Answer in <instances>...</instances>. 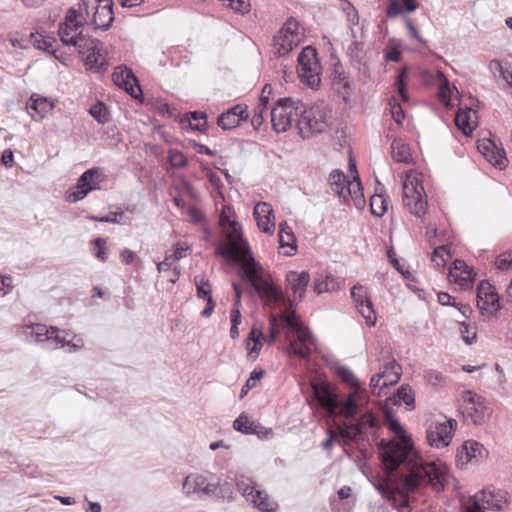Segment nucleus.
Listing matches in <instances>:
<instances>
[{
	"label": "nucleus",
	"instance_id": "13d9d810",
	"mask_svg": "<svg viewBox=\"0 0 512 512\" xmlns=\"http://www.w3.org/2000/svg\"><path fill=\"white\" fill-rule=\"evenodd\" d=\"M347 54L353 61L360 62L363 57L362 43L354 40L347 49Z\"/></svg>",
	"mask_w": 512,
	"mask_h": 512
},
{
	"label": "nucleus",
	"instance_id": "393cba45",
	"mask_svg": "<svg viewBox=\"0 0 512 512\" xmlns=\"http://www.w3.org/2000/svg\"><path fill=\"white\" fill-rule=\"evenodd\" d=\"M257 226L266 234H272L275 229L274 211L270 204L266 202L257 203L253 211Z\"/></svg>",
	"mask_w": 512,
	"mask_h": 512
},
{
	"label": "nucleus",
	"instance_id": "20e7f679",
	"mask_svg": "<svg viewBox=\"0 0 512 512\" xmlns=\"http://www.w3.org/2000/svg\"><path fill=\"white\" fill-rule=\"evenodd\" d=\"M30 329V335L35 337L37 343H41L46 349L54 350L67 347L68 352H76L83 348V339L72 334L68 330H61L57 327H47L44 324L36 323L26 326Z\"/></svg>",
	"mask_w": 512,
	"mask_h": 512
},
{
	"label": "nucleus",
	"instance_id": "58836bf2",
	"mask_svg": "<svg viewBox=\"0 0 512 512\" xmlns=\"http://www.w3.org/2000/svg\"><path fill=\"white\" fill-rule=\"evenodd\" d=\"M349 181L346 180V176L339 170H334L329 176V184L331 189L345 202H347L346 186Z\"/></svg>",
	"mask_w": 512,
	"mask_h": 512
},
{
	"label": "nucleus",
	"instance_id": "72a5a7b5",
	"mask_svg": "<svg viewBox=\"0 0 512 512\" xmlns=\"http://www.w3.org/2000/svg\"><path fill=\"white\" fill-rule=\"evenodd\" d=\"M405 404L407 409L411 410L415 406V394L412 388L407 385H401L395 393L387 398V404L401 405Z\"/></svg>",
	"mask_w": 512,
	"mask_h": 512
},
{
	"label": "nucleus",
	"instance_id": "6ab92c4d",
	"mask_svg": "<svg viewBox=\"0 0 512 512\" xmlns=\"http://www.w3.org/2000/svg\"><path fill=\"white\" fill-rule=\"evenodd\" d=\"M233 428L246 435H257L261 440H269L274 436L271 428H266L260 423L250 420L245 413H241L234 420Z\"/></svg>",
	"mask_w": 512,
	"mask_h": 512
},
{
	"label": "nucleus",
	"instance_id": "4d7b16f0",
	"mask_svg": "<svg viewBox=\"0 0 512 512\" xmlns=\"http://www.w3.org/2000/svg\"><path fill=\"white\" fill-rule=\"evenodd\" d=\"M354 428L352 422L344 423L343 426L339 427L338 435L346 441H360L357 435L353 434Z\"/></svg>",
	"mask_w": 512,
	"mask_h": 512
},
{
	"label": "nucleus",
	"instance_id": "6e6552de",
	"mask_svg": "<svg viewBox=\"0 0 512 512\" xmlns=\"http://www.w3.org/2000/svg\"><path fill=\"white\" fill-rule=\"evenodd\" d=\"M507 495L502 489L489 487L463 502L462 509L464 512H485L486 509L501 511L508 504Z\"/></svg>",
	"mask_w": 512,
	"mask_h": 512
},
{
	"label": "nucleus",
	"instance_id": "e433bc0d",
	"mask_svg": "<svg viewBox=\"0 0 512 512\" xmlns=\"http://www.w3.org/2000/svg\"><path fill=\"white\" fill-rule=\"evenodd\" d=\"M378 422L376 417L372 412H367L362 415L356 423H352L354 428V435H357L360 440H364V435L366 434L367 428L377 427Z\"/></svg>",
	"mask_w": 512,
	"mask_h": 512
},
{
	"label": "nucleus",
	"instance_id": "c9c22d12",
	"mask_svg": "<svg viewBox=\"0 0 512 512\" xmlns=\"http://www.w3.org/2000/svg\"><path fill=\"white\" fill-rule=\"evenodd\" d=\"M346 195L352 199L356 208L361 209L365 206L363 188L358 175L354 176L353 181H349L347 183Z\"/></svg>",
	"mask_w": 512,
	"mask_h": 512
},
{
	"label": "nucleus",
	"instance_id": "2eb2a0df",
	"mask_svg": "<svg viewBox=\"0 0 512 512\" xmlns=\"http://www.w3.org/2000/svg\"><path fill=\"white\" fill-rule=\"evenodd\" d=\"M491 412L486 400L482 396L472 391L467 392L463 410L467 420H470L475 425H482L489 420Z\"/></svg>",
	"mask_w": 512,
	"mask_h": 512
},
{
	"label": "nucleus",
	"instance_id": "a19ab883",
	"mask_svg": "<svg viewBox=\"0 0 512 512\" xmlns=\"http://www.w3.org/2000/svg\"><path fill=\"white\" fill-rule=\"evenodd\" d=\"M392 158L400 163H409L412 159L409 147L400 140H394L391 144Z\"/></svg>",
	"mask_w": 512,
	"mask_h": 512
},
{
	"label": "nucleus",
	"instance_id": "09e8293b",
	"mask_svg": "<svg viewBox=\"0 0 512 512\" xmlns=\"http://www.w3.org/2000/svg\"><path fill=\"white\" fill-rule=\"evenodd\" d=\"M338 375L341 378V380L347 384H349L354 390H356V393H360V383L354 373L347 367H340L338 369Z\"/></svg>",
	"mask_w": 512,
	"mask_h": 512
},
{
	"label": "nucleus",
	"instance_id": "49530a36",
	"mask_svg": "<svg viewBox=\"0 0 512 512\" xmlns=\"http://www.w3.org/2000/svg\"><path fill=\"white\" fill-rule=\"evenodd\" d=\"M194 281L197 289L198 298L208 300L209 297H212L210 283L207 279H205L204 276H196Z\"/></svg>",
	"mask_w": 512,
	"mask_h": 512
},
{
	"label": "nucleus",
	"instance_id": "a18cd8bd",
	"mask_svg": "<svg viewBox=\"0 0 512 512\" xmlns=\"http://www.w3.org/2000/svg\"><path fill=\"white\" fill-rule=\"evenodd\" d=\"M370 209L373 215L381 217L387 211V201L382 195H373L370 198Z\"/></svg>",
	"mask_w": 512,
	"mask_h": 512
},
{
	"label": "nucleus",
	"instance_id": "774afa93",
	"mask_svg": "<svg viewBox=\"0 0 512 512\" xmlns=\"http://www.w3.org/2000/svg\"><path fill=\"white\" fill-rule=\"evenodd\" d=\"M190 116H191V119L193 121L199 122L200 120H203L202 124H200V123H196V124L190 123L192 128L201 131L202 127H204L206 125V114L204 112H201V111H193V112H190Z\"/></svg>",
	"mask_w": 512,
	"mask_h": 512
},
{
	"label": "nucleus",
	"instance_id": "f3484780",
	"mask_svg": "<svg viewBox=\"0 0 512 512\" xmlns=\"http://www.w3.org/2000/svg\"><path fill=\"white\" fill-rule=\"evenodd\" d=\"M477 307L487 317L500 309L499 295L488 281H481L477 287Z\"/></svg>",
	"mask_w": 512,
	"mask_h": 512
},
{
	"label": "nucleus",
	"instance_id": "7ed1b4c3",
	"mask_svg": "<svg viewBox=\"0 0 512 512\" xmlns=\"http://www.w3.org/2000/svg\"><path fill=\"white\" fill-rule=\"evenodd\" d=\"M271 332L268 342L273 344L277 337L278 330L285 331L289 341L288 352L291 355L302 359H308L311 352L316 349V340L309 331L298 320L295 313H282L271 319Z\"/></svg>",
	"mask_w": 512,
	"mask_h": 512
},
{
	"label": "nucleus",
	"instance_id": "3c124183",
	"mask_svg": "<svg viewBox=\"0 0 512 512\" xmlns=\"http://www.w3.org/2000/svg\"><path fill=\"white\" fill-rule=\"evenodd\" d=\"M225 7L242 15L250 12L251 4L249 0H221Z\"/></svg>",
	"mask_w": 512,
	"mask_h": 512
},
{
	"label": "nucleus",
	"instance_id": "0eeeda50",
	"mask_svg": "<svg viewBox=\"0 0 512 512\" xmlns=\"http://www.w3.org/2000/svg\"><path fill=\"white\" fill-rule=\"evenodd\" d=\"M404 207L415 217H423L428 208L427 195L416 174H407L402 187Z\"/></svg>",
	"mask_w": 512,
	"mask_h": 512
},
{
	"label": "nucleus",
	"instance_id": "603ef678",
	"mask_svg": "<svg viewBox=\"0 0 512 512\" xmlns=\"http://www.w3.org/2000/svg\"><path fill=\"white\" fill-rule=\"evenodd\" d=\"M265 372L263 370L260 371H252L250 377L247 379L245 384L241 388L240 398H243L251 389L257 386L258 382L262 379Z\"/></svg>",
	"mask_w": 512,
	"mask_h": 512
},
{
	"label": "nucleus",
	"instance_id": "de8ad7c7",
	"mask_svg": "<svg viewBox=\"0 0 512 512\" xmlns=\"http://www.w3.org/2000/svg\"><path fill=\"white\" fill-rule=\"evenodd\" d=\"M91 116L99 123L104 124L109 121L108 109L102 102H97L89 109Z\"/></svg>",
	"mask_w": 512,
	"mask_h": 512
},
{
	"label": "nucleus",
	"instance_id": "bf43d9fd",
	"mask_svg": "<svg viewBox=\"0 0 512 512\" xmlns=\"http://www.w3.org/2000/svg\"><path fill=\"white\" fill-rule=\"evenodd\" d=\"M494 372L497 382V386H495L494 389L500 393H506V376L499 364H495Z\"/></svg>",
	"mask_w": 512,
	"mask_h": 512
},
{
	"label": "nucleus",
	"instance_id": "c85d7f7f",
	"mask_svg": "<svg viewBox=\"0 0 512 512\" xmlns=\"http://www.w3.org/2000/svg\"><path fill=\"white\" fill-rule=\"evenodd\" d=\"M207 486L215 488V492L212 495H209V499L221 498L232 500L234 498L235 487H237L238 491L243 492V488L247 485L246 482H209L207 483Z\"/></svg>",
	"mask_w": 512,
	"mask_h": 512
},
{
	"label": "nucleus",
	"instance_id": "052dcab7",
	"mask_svg": "<svg viewBox=\"0 0 512 512\" xmlns=\"http://www.w3.org/2000/svg\"><path fill=\"white\" fill-rule=\"evenodd\" d=\"M230 212L231 209L229 207L224 206L220 213L219 224L223 229H226L230 226L237 224L235 220H231Z\"/></svg>",
	"mask_w": 512,
	"mask_h": 512
},
{
	"label": "nucleus",
	"instance_id": "c03bdc74",
	"mask_svg": "<svg viewBox=\"0 0 512 512\" xmlns=\"http://www.w3.org/2000/svg\"><path fill=\"white\" fill-rule=\"evenodd\" d=\"M450 254L446 245L436 247L433 251L431 261L435 267L441 269L445 267L446 261L450 258Z\"/></svg>",
	"mask_w": 512,
	"mask_h": 512
},
{
	"label": "nucleus",
	"instance_id": "f704fd0d",
	"mask_svg": "<svg viewBox=\"0 0 512 512\" xmlns=\"http://www.w3.org/2000/svg\"><path fill=\"white\" fill-rule=\"evenodd\" d=\"M314 395L319 404L329 413L333 414L339 406L337 396L326 387L314 386Z\"/></svg>",
	"mask_w": 512,
	"mask_h": 512
},
{
	"label": "nucleus",
	"instance_id": "2f4dec72",
	"mask_svg": "<svg viewBox=\"0 0 512 512\" xmlns=\"http://www.w3.org/2000/svg\"><path fill=\"white\" fill-rule=\"evenodd\" d=\"M478 148L491 164L499 169L506 167L507 158L505 156V151L497 148L492 141L488 140L487 142H483L478 146Z\"/></svg>",
	"mask_w": 512,
	"mask_h": 512
},
{
	"label": "nucleus",
	"instance_id": "1a4fd4ad",
	"mask_svg": "<svg viewBox=\"0 0 512 512\" xmlns=\"http://www.w3.org/2000/svg\"><path fill=\"white\" fill-rule=\"evenodd\" d=\"M303 104L293 98H280L271 108L270 117L273 129L277 133L286 132L300 114Z\"/></svg>",
	"mask_w": 512,
	"mask_h": 512
},
{
	"label": "nucleus",
	"instance_id": "f8f14e48",
	"mask_svg": "<svg viewBox=\"0 0 512 512\" xmlns=\"http://www.w3.org/2000/svg\"><path fill=\"white\" fill-rule=\"evenodd\" d=\"M299 23L289 18L273 38L275 53L282 57L289 54L302 40Z\"/></svg>",
	"mask_w": 512,
	"mask_h": 512
},
{
	"label": "nucleus",
	"instance_id": "a211bd4d",
	"mask_svg": "<svg viewBox=\"0 0 512 512\" xmlns=\"http://www.w3.org/2000/svg\"><path fill=\"white\" fill-rule=\"evenodd\" d=\"M351 297L356 309L365 319L368 326H374L377 321L376 312L368 292L361 284H356L351 289Z\"/></svg>",
	"mask_w": 512,
	"mask_h": 512
},
{
	"label": "nucleus",
	"instance_id": "7c9ffc66",
	"mask_svg": "<svg viewBox=\"0 0 512 512\" xmlns=\"http://www.w3.org/2000/svg\"><path fill=\"white\" fill-rule=\"evenodd\" d=\"M208 482H182L183 493L191 500H206L215 492Z\"/></svg>",
	"mask_w": 512,
	"mask_h": 512
},
{
	"label": "nucleus",
	"instance_id": "423d86ee",
	"mask_svg": "<svg viewBox=\"0 0 512 512\" xmlns=\"http://www.w3.org/2000/svg\"><path fill=\"white\" fill-rule=\"evenodd\" d=\"M79 10L85 23L94 29L108 30L114 21L112 0H82Z\"/></svg>",
	"mask_w": 512,
	"mask_h": 512
},
{
	"label": "nucleus",
	"instance_id": "39448f33",
	"mask_svg": "<svg viewBox=\"0 0 512 512\" xmlns=\"http://www.w3.org/2000/svg\"><path fill=\"white\" fill-rule=\"evenodd\" d=\"M332 123V109L325 102H316L309 108L300 109L296 126L302 138H310L325 132Z\"/></svg>",
	"mask_w": 512,
	"mask_h": 512
},
{
	"label": "nucleus",
	"instance_id": "a878e982",
	"mask_svg": "<svg viewBox=\"0 0 512 512\" xmlns=\"http://www.w3.org/2000/svg\"><path fill=\"white\" fill-rule=\"evenodd\" d=\"M53 108L54 104L50 99L37 94H33L26 105L28 113L36 121L42 120Z\"/></svg>",
	"mask_w": 512,
	"mask_h": 512
},
{
	"label": "nucleus",
	"instance_id": "864d4df0",
	"mask_svg": "<svg viewBox=\"0 0 512 512\" xmlns=\"http://www.w3.org/2000/svg\"><path fill=\"white\" fill-rule=\"evenodd\" d=\"M406 79H407V69L404 68L398 74L396 83H395L396 87H397V91L404 102L408 101V94H407V89H406Z\"/></svg>",
	"mask_w": 512,
	"mask_h": 512
},
{
	"label": "nucleus",
	"instance_id": "aec40b11",
	"mask_svg": "<svg viewBox=\"0 0 512 512\" xmlns=\"http://www.w3.org/2000/svg\"><path fill=\"white\" fill-rule=\"evenodd\" d=\"M331 81L333 87L337 89L339 96L345 104L350 102V97L353 94V84L348 74L344 71V68L340 62L334 64Z\"/></svg>",
	"mask_w": 512,
	"mask_h": 512
},
{
	"label": "nucleus",
	"instance_id": "e2e57ef3",
	"mask_svg": "<svg viewBox=\"0 0 512 512\" xmlns=\"http://www.w3.org/2000/svg\"><path fill=\"white\" fill-rule=\"evenodd\" d=\"M460 333L467 344H472L476 340V332L471 331L470 327L464 322L460 323Z\"/></svg>",
	"mask_w": 512,
	"mask_h": 512
},
{
	"label": "nucleus",
	"instance_id": "cd10ccee",
	"mask_svg": "<svg viewBox=\"0 0 512 512\" xmlns=\"http://www.w3.org/2000/svg\"><path fill=\"white\" fill-rule=\"evenodd\" d=\"M59 36L63 44L72 45L75 48H85L83 40L87 37L82 34L80 25L61 24L59 27Z\"/></svg>",
	"mask_w": 512,
	"mask_h": 512
},
{
	"label": "nucleus",
	"instance_id": "473e14b6",
	"mask_svg": "<svg viewBox=\"0 0 512 512\" xmlns=\"http://www.w3.org/2000/svg\"><path fill=\"white\" fill-rule=\"evenodd\" d=\"M402 375V368L396 360L384 364L383 369L377 374L378 380H383L381 388L396 384Z\"/></svg>",
	"mask_w": 512,
	"mask_h": 512
},
{
	"label": "nucleus",
	"instance_id": "ea45409f",
	"mask_svg": "<svg viewBox=\"0 0 512 512\" xmlns=\"http://www.w3.org/2000/svg\"><path fill=\"white\" fill-rule=\"evenodd\" d=\"M278 237L280 247H290L296 251L297 247L295 235L292 231V228L286 222L280 223Z\"/></svg>",
	"mask_w": 512,
	"mask_h": 512
},
{
	"label": "nucleus",
	"instance_id": "b1692460",
	"mask_svg": "<svg viewBox=\"0 0 512 512\" xmlns=\"http://www.w3.org/2000/svg\"><path fill=\"white\" fill-rule=\"evenodd\" d=\"M487 454L486 449L479 442L468 440L457 450L456 463L458 466L468 464L473 459L483 458Z\"/></svg>",
	"mask_w": 512,
	"mask_h": 512
},
{
	"label": "nucleus",
	"instance_id": "6e6d98bb",
	"mask_svg": "<svg viewBox=\"0 0 512 512\" xmlns=\"http://www.w3.org/2000/svg\"><path fill=\"white\" fill-rule=\"evenodd\" d=\"M342 10L346 14L347 20L351 25L358 24V22H359L358 11L349 1H344Z\"/></svg>",
	"mask_w": 512,
	"mask_h": 512
},
{
	"label": "nucleus",
	"instance_id": "bb28decb",
	"mask_svg": "<svg viewBox=\"0 0 512 512\" xmlns=\"http://www.w3.org/2000/svg\"><path fill=\"white\" fill-rule=\"evenodd\" d=\"M286 281L289 288L293 292L294 300L296 298L302 300L306 293L307 285L310 281L309 273L306 271H302L301 273L296 271H289L286 275Z\"/></svg>",
	"mask_w": 512,
	"mask_h": 512
},
{
	"label": "nucleus",
	"instance_id": "4c0bfd02",
	"mask_svg": "<svg viewBox=\"0 0 512 512\" xmlns=\"http://www.w3.org/2000/svg\"><path fill=\"white\" fill-rule=\"evenodd\" d=\"M338 288L339 283L337 279L331 274H327L324 276L320 275L319 277L315 278L313 284V290L318 295L326 292L336 291Z\"/></svg>",
	"mask_w": 512,
	"mask_h": 512
},
{
	"label": "nucleus",
	"instance_id": "79ce46f5",
	"mask_svg": "<svg viewBox=\"0 0 512 512\" xmlns=\"http://www.w3.org/2000/svg\"><path fill=\"white\" fill-rule=\"evenodd\" d=\"M449 274L455 278L460 276L461 280L464 281L473 280L475 275L473 270L463 260L460 259H456L453 262V266L450 268Z\"/></svg>",
	"mask_w": 512,
	"mask_h": 512
},
{
	"label": "nucleus",
	"instance_id": "338daca9",
	"mask_svg": "<svg viewBox=\"0 0 512 512\" xmlns=\"http://www.w3.org/2000/svg\"><path fill=\"white\" fill-rule=\"evenodd\" d=\"M95 246L97 247V252L95 256L105 262L107 260V254H106V240L103 238H96L94 240Z\"/></svg>",
	"mask_w": 512,
	"mask_h": 512
},
{
	"label": "nucleus",
	"instance_id": "69168bd1",
	"mask_svg": "<svg viewBox=\"0 0 512 512\" xmlns=\"http://www.w3.org/2000/svg\"><path fill=\"white\" fill-rule=\"evenodd\" d=\"M81 16L80 10H76L74 8H70L67 12V15L65 17V21L63 24L67 25H80V28H82V23L78 21V17Z\"/></svg>",
	"mask_w": 512,
	"mask_h": 512
},
{
	"label": "nucleus",
	"instance_id": "9b49d317",
	"mask_svg": "<svg viewBox=\"0 0 512 512\" xmlns=\"http://www.w3.org/2000/svg\"><path fill=\"white\" fill-rule=\"evenodd\" d=\"M321 65L317 59L316 49L307 46L298 56V73L302 82L310 88H318L320 79Z\"/></svg>",
	"mask_w": 512,
	"mask_h": 512
},
{
	"label": "nucleus",
	"instance_id": "4468645a",
	"mask_svg": "<svg viewBox=\"0 0 512 512\" xmlns=\"http://www.w3.org/2000/svg\"><path fill=\"white\" fill-rule=\"evenodd\" d=\"M85 48H76L82 55L87 69L100 73L107 70L109 63L106 57L101 53V42L98 39L86 37L83 40Z\"/></svg>",
	"mask_w": 512,
	"mask_h": 512
},
{
	"label": "nucleus",
	"instance_id": "412c9836",
	"mask_svg": "<svg viewBox=\"0 0 512 512\" xmlns=\"http://www.w3.org/2000/svg\"><path fill=\"white\" fill-rule=\"evenodd\" d=\"M112 79L117 86L123 87L133 98H137L142 93L137 78L127 67H117L112 74Z\"/></svg>",
	"mask_w": 512,
	"mask_h": 512
},
{
	"label": "nucleus",
	"instance_id": "ddd939ff",
	"mask_svg": "<svg viewBox=\"0 0 512 512\" xmlns=\"http://www.w3.org/2000/svg\"><path fill=\"white\" fill-rule=\"evenodd\" d=\"M457 427L455 419L443 418L442 420H431L426 429V442L434 448L447 447Z\"/></svg>",
	"mask_w": 512,
	"mask_h": 512
},
{
	"label": "nucleus",
	"instance_id": "4be33fe9",
	"mask_svg": "<svg viewBox=\"0 0 512 512\" xmlns=\"http://www.w3.org/2000/svg\"><path fill=\"white\" fill-rule=\"evenodd\" d=\"M243 497L263 512H274L277 503L264 490L247 485L243 488Z\"/></svg>",
	"mask_w": 512,
	"mask_h": 512
},
{
	"label": "nucleus",
	"instance_id": "9d476101",
	"mask_svg": "<svg viewBox=\"0 0 512 512\" xmlns=\"http://www.w3.org/2000/svg\"><path fill=\"white\" fill-rule=\"evenodd\" d=\"M422 482H372L379 493L389 500L395 508L407 507L409 493L419 487Z\"/></svg>",
	"mask_w": 512,
	"mask_h": 512
},
{
	"label": "nucleus",
	"instance_id": "680f3d73",
	"mask_svg": "<svg viewBox=\"0 0 512 512\" xmlns=\"http://www.w3.org/2000/svg\"><path fill=\"white\" fill-rule=\"evenodd\" d=\"M403 11V5L399 0H391L389 6L386 9V14L388 17L394 18L400 15Z\"/></svg>",
	"mask_w": 512,
	"mask_h": 512
},
{
	"label": "nucleus",
	"instance_id": "8fccbe9b",
	"mask_svg": "<svg viewBox=\"0 0 512 512\" xmlns=\"http://www.w3.org/2000/svg\"><path fill=\"white\" fill-rule=\"evenodd\" d=\"M268 111V105L259 103L253 112L251 124L255 130H259L261 125L264 123Z\"/></svg>",
	"mask_w": 512,
	"mask_h": 512
},
{
	"label": "nucleus",
	"instance_id": "f03ea898",
	"mask_svg": "<svg viewBox=\"0 0 512 512\" xmlns=\"http://www.w3.org/2000/svg\"><path fill=\"white\" fill-rule=\"evenodd\" d=\"M227 243L217 245L216 253L228 261L240 265V276L247 280L254 291L269 303L293 305L294 300H287L282 290L267 281L263 275L261 265L255 261L248 243L244 240L238 224L226 228Z\"/></svg>",
	"mask_w": 512,
	"mask_h": 512
},
{
	"label": "nucleus",
	"instance_id": "5fc2aeb1",
	"mask_svg": "<svg viewBox=\"0 0 512 512\" xmlns=\"http://www.w3.org/2000/svg\"><path fill=\"white\" fill-rule=\"evenodd\" d=\"M169 161L171 166L174 168H182L187 164V159L185 155L178 150L169 151Z\"/></svg>",
	"mask_w": 512,
	"mask_h": 512
},
{
	"label": "nucleus",
	"instance_id": "dca6fc26",
	"mask_svg": "<svg viewBox=\"0 0 512 512\" xmlns=\"http://www.w3.org/2000/svg\"><path fill=\"white\" fill-rule=\"evenodd\" d=\"M104 180V175L99 168H92L85 171L78 179L76 191L68 195L70 202L82 200L89 192L99 189L100 183Z\"/></svg>",
	"mask_w": 512,
	"mask_h": 512
},
{
	"label": "nucleus",
	"instance_id": "5701e85b",
	"mask_svg": "<svg viewBox=\"0 0 512 512\" xmlns=\"http://www.w3.org/2000/svg\"><path fill=\"white\" fill-rule=\"evenodd\" d=\"M248 118L247 106L237 104L219 115L217 124L223 130H231L238 127L242 121Z\"/></svg>",
	"mask_w": 512,
	"mask_h": 512
},
{
	"label": "nucleus",
	"instance_id": "c756f323",
	"mask_svg": "<svg viewBox=\"0 0 512 512\" xmlns=\"http://www.w3.org/2000/svg\"><path fill=\"white\" fill-rule=\"evenodd\" d=\"M455 124L465 136H470L477 127V113L471 108L459 109L455 115Z\"/></svg>",
	"mask_w": 512,
	"mask_h": 512
},
{
	"label": "nucleus",
	"instance_id": "0e129e2a",
	"mask_svg": "<svg viewBox=\"0 0 512 512\" xmlns=\"http://www.w3.org/2000/svg\"><path fill=\"white\" fill-rule=\"evenodd\" d=\"M424 377L428 383H430L431 385H434V386L441 384L443 381L442 373H440L437 370H433V369L425 371Z\"/></svg>",
	"mask_w": 512,
	"mask_h": 512
},
{
	"label": "nucleus",
	"instance_id": "37998d69",
	"mask_svg": "<svg viewBox=\"0 0 512 512\" xmlns=\"http://www.w3.org/2000/svg\"><path fill=\"white\" fill-rule=\"evenodd\" d=\"M356 390L350 394L344 401H339L337 410L339 414L344 416L346 419L353 418L357 413V402H356Z\"/></svg>",
	"mask_w": 512,
	"mask_h": 512
},
{
	"label": "nucleus",
	"instance_id": "f257e3e1",
	"mask_svg": "<svg viewBox=\"0 0 512 512\" xmlns=\"http://www.w3.org/2000/svg\"><path fill=\"white\" fill-rule=\"evenodd\" d=\"M386 424L397 436V439L388 442L381 440L378 444L380 458L388 475L400 469L405 472L400 480H446L449 476L446 463L440 460L424 461L412 451L411 440L397 419Z\"/></svg>",
	"mask_w": 512,
	"mask_h": 512
}]
</instances>
